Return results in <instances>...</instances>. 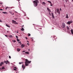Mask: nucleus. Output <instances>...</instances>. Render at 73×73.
I'll return each mask as SVG.
<instances>
[{
	"mask_svg": "<svg viewBox=\"0 0 73 73\" xmlns=\"http://www.w3.org/2000/svg\"><path fill=\"white\" fill-rule=\"evenodd\" d=\"M25 38L26 39V40H27V37H26Z\"/></svg>",
	"mask_w": 73,
	"mask_h": 73,
	"instance_id": "c03bdc74",
	"label": "nucleus"
},
{
	"mask_svg": "<svg viewBox=\"0 0 73 73\" xmlns=\"http://www.w3.org/2000/svg\"><path fill=\"white\" fill-rule=\"evenodd\" d=\"M50 5V6H52V5Z\"/></svg>",
	"mask_w": 73,
	"mask_h": 73,
	"instance_id": "09e8293b",
	"label": "nucleus"
},
{
	"mask_svg": "<svg viewBox=\"0 0 73 73\" xmlns=\"http://www.w3.org/2000/svg\"><path fill=\"white\" fill-rule=\"evenodd\" d=\"M48 3H49L50 4H52V3H51V2H50V1H48Z\"/></svg>",
	"mask_w": 73,
	"mask_h": 73,
	"instance_id": "a878e982",
	"label": "nucleus"
},
{
	"mask_svg": "<svg viewBox=\"0 0 73 73\" xmlns=\"http://www.w3.org/2000/svg\"><path fill=\"white\" fill-rule=\"evenodd\" d=\"M66 17L67 19L68 18V14H67L66 16Z\"/></svg>",
	"mask_w": 73,
	"mask_h": 73,
	"instance_id": "b1692460",
	"label": "nucleus"
},
{
	"mask_svg": "<svg viewBox=\"0 0 73 73\" xmlns=\"http://www.w3.org/2000/svg\"><path fill=\"white\" fill-rule=\"evenodd\" d=\"M26 54H29V52H26L25 53Z\"/></svg>",
	"mask_w": 73,
	"mask_h": 73,
	"instance_id": "412c9836",
	"label": "nucleus"
},
{
	"mask_svg": "<svg viewBox=\"0 0 73 73\" xmlns=\"http://www.w3.org/2000/svg\"><path fill=\"white\" fill-rule=\"evenodd\" d=\"M12 22H13L12 23H14V24H18V23L16 22V21H15L14 20H12Z\"/></svg>",
	"mask_w": 73,
	"mask_h": 73,
	"instance_id": "20e7f679",
	"label": "nucleus"
},
{
	"mask_svg": "<svg viewBox=\"0 0 73 73\" xmlns=\"http://www.w3.org/2000/svg\"><path fill=\"white\" fill-rule=\"evenodd\" d=\"M13 42H16V40H13Z\"/></svg>",
	"mask_w": 73,
	"mask_h": 73,
	"instance_id": "bb28decb",
	"label": "nucleus"
},
{
	"mask_svg": "<svg viewBox=\"0 0 73 73\" xmlns=\"http://www.w3.org/2000/svg\"><path fill=\"white\" fill-rule=\"evenodd\" d=\"M67 1H68V0H67Z\"/></svg>",
	"mask_w": 73,
	"mask_h": 73,
	"instance_id": "13d9d810",
	"label": "nucleus"
},
{
	"mask_svg": "<svg viewBox=\"0 0 73 73\" xmlns=\"http://www.w3.org/2000/svg\"><path fill=\"white\" fill-rule=\"evenodd\" d=\"M3 64H4L3 62L1 63V64H0V66H2V65Z\"/></svg>",
	"mask_w": 73,
	"mask_h": 73,
	"instance_id": "ddd939ff",
	"label": "nucleus"
},
{
	"mask_svg": "<svg viewBox=\"0 0 73 73\" xmlns=\"http://www.w3.org/2000/svg\"><path fill=\"white\" fill-rule=\"evenodd\" d=\"M17 0V1H20V0Z\"/></svg>",
	"mask_w": 73,
	"mask_h": 73,
	"instance_id": "603ef678",
	"label": "nucleus"
},
{
	"mask_svg": "<svg viewBox=\"0 0 73 73\" xmlns=\"http://www.w3.org/2000/svg\"><path fill=\"white\" fill-rule=\"evenodd\" d=\"M33 39H32V41H33Z\"/></svg>",
	"mask_w": 73,
	"mask_h": 73,
	"instance_id": "5fc2aeb1",
	"label": "nucleus"
},
{
	"mask_svg": "<svg viewBox=\"0 0 73 73\" xmlns=\"http://www.w3.org/2000/svg\"><path fill=\"white\" fill-rule=\"evenodd\" d=\"M22 27H24V25H23V26H22Z\"/></svg>",
	"mask_w": 73,
	"mask_h": 73,
	"instance_id": "3c124183",
	"label": "nucleus"
},
{
	"mask_svg": "<svg viewBox=\"0 0 73 73\" xmlns=\"http://www.w3.org/2000/svg\"><path fill=\"white\" fill-rule=\"evenodd\" d=\"M21 48H23L24 46H25V45L24 44H22L21 45Z\"/></svg>",
	"mask_w": 73,
	"mask_h": 73,
	"instance_id": "9d476101",
	"label": "nucleus"
},
{
	"mask_svg": "<svg viewBox=\"0 0 73 73\" xmlns=\"http://www.w3.org/2000/svg\"><path fill=\"white\" fill-rule=\"evenodd\" d=\"M1 69H5V68H4V67H2Z\"/></svg>",
	"mask_w": 73,
	"mask_h": 73,
	"instance_id": "cd10ccee",
	"label": "nucleus"
},
{
	"mask_svg": "<svg viewBox=\"0 0 73 73\" xmlns=\"http://www.w3.org/2000/svg\"><path fill=\"white\" fill-rule=\"evenodd\" d=\"M13 70H17L15 68H14Z\"/></svg>",
	"mask_w": 73,
	"mask_h": 73,
	"instance_id": "c9c22d12",
	"label": "nucleus"
},
{
	"mask_svg": "<svg viewBox=\"0 0 73 73\" xmlns=\"http://www.w3.org/2000/svg\"><path fill=\"white\" fill-rule=\"evenodd\" d=\"M47 9L48 11V12H49V15L51 16V13H50L51 12V11L50 10V9H49V8H48V7H47Z\"/></svg>",
	"mask_w": 73,
	"mask_h": 73,
	"instance_id": "7ed1b4c3",
	"label": "nucleus"
},
{
	"mask_svg": "<svg viewBox=\"0 0 73 73\" xmlns=\"http://www.w3.org/2000/svg\"><path fill=\"white\" fill-rule=\"evenodd\" d=\"M23 63H24V62H19V64L20 65L21 64H23Z\"/></svg>",
	"mask_w": 73,
	"mask_h": 73,
	"instance_id": "393cba45",
	"label": "nucleus"
},
{
	"mask_svg": "<svg viewBox=\"0 0 73 73\" xmlns=\"http://www.w3.org/2000/svg\"><path fill=\"white\" fill-rule=\"evenodd\" d=\"M56 11H57V8H56Z\"/></svg>",
	"mask_w": 73,
	"mask_h": 73,
	"instance_id": "37998d69",
	"label": "nucleus"
},
{
	"mask_svg": "<svg viewBox=\"0 0 73 73\" xmlns=\"http://www.w3.org/2000/svg\"><path fill=\"white\" fill-rule=\"evenodd\" d=\"M9 7H7L5 9H6V10H9Z\"/></svg>",
	"mask_w": 73,
	"mask_h": 73,
	"instance_id": "f8f14e48",
	"label": "nucleus"
},
{
	"mask_svg": "<svg viewBox=\"0 0 73 73\" xmlns=\"http://www.w3.org/2000/svg\"><path fill=\"white\" fill-rule=\"evenodd\" d=\"M33 3L35 7H37L38 5V3H39V1L38 0H35V1H33Z\"/></svg>",
	"mask_w": 73,
	"mask_h": 73,
	"instance_id": "f03ea898",
	"label": "nucleus"
},
{
	"mask_svg": "<svg viewBox=\"0 0 73 73\" xmlns=\"http://www.w3.org/2000/svg\"><path fill=\"white\" fill-rule=\"evenodd\" d=\"M25 51H22V52H25Z\"/></svg>",
	"mask_w": 73,
	"mask_h": 73,
	"instance_id": "79ce46f5",
	"label": "nucleus"
},
{
	"mask_svg": "<svg viewBox=\"0 0 73 73\" xmlns=\"http://www.w3.org/2000/svg\"><path fill=\"white\" fill-rule=\"evenodd\" d=\"M21 31H24V28L23 27H22V28L21 29Z\"/></svg>",
	"mask_w": 73,
	"mask_h": 73,
	"instance_id": "dca6fc26",
	"label": "nucleus"
},
{
	"mask_svg": "<svg viewBox=\"0 0 73 73\" xmlns=\"http://www.w3.org/2000/svg\"><path fill=\"white\" fill-rule=\"evenodd\" d=\"M0 11H3V9H0Z\"/></svg>",
	"mask_w": 73,
	"mask_h": 73,
	"instance_id": "72a5a7b5",
	"label": "nucleus"
},
{
	"mask_svg": "<svg viewBox=\"0 0 73 73\" xmlns=\"http://www.w3.org/2000/svg\"><path fill=\"white\" fill-rule=\"evenodd\" d=\"M15 12L16 13H17V12H16V11H15Z\"/></svg>",
	"mask_w": 73,
	"mask_h": 73,
	"instance_id": "8fccbe9b",
	"label": "nucleus"
},
{
	"mask_svg": "<svg viewBox=\"0 0 73 73\" xmlns=\"http://www.w3.org/2000/svg\"><path fill=\"white\" fill-rule=\"evenodd\" d=\"M9 37H10V38H12V37H13V36L11 35H9Z\"/></svg>",
	"mask_w": 73,
	"mask_h": 73,
	"instance_id": "5701e85b",
	"label": "nucleus"
},
{
	"mask_svg": "<svg viewBox=\"0 0 73 73\" xmlns=\"http://www.w3.org/2000/svg\"><path fill=\"white\" fill-rule=\"evenodd\" d=\"M15 69H17V68H16V67H15Z\"/></svg>",
	"mask_w": 73,
	"mask_h": 73,
	"instance_id": "a18cd8bd",
	"label": "nucleus"
},
{
	"mask_svg": "<svg viewBox=\"0 0 73 73\" xmlns=\"http://www.w3.org/2000/svg\"><path fill=\"white\" fill-rule=\"evenodd\" d=\"M20 44H21V43H20Z\"/></svg>",
	"mask_w": 73,
	"mask_h": 73,
	"instance_id": "4d7b16f0",
	"label": "nucleus"
},
{
	"mask_svg": "<svg viewBox=\"0 0 73 73\" xmlns=\"http://www.w3.org/2000/svg\"><path fill=\"white\" fill-rule=\"evenodd\" d=\"M2 13H4V14H7V12H2Z\"/></svg>",
	"mask_w": 73,
	"mask_h": 73,
	"instance_id": "6ab92c4d",
	"label": "nucleus"
},
{
	"mask_svg": "<svg viewBox=\"0 0 73 73\" xmlns=\"http://www.w3.org/2000/svg\"><path fill=\"white\" fill-rule=\"evenodd\" d=\"M5 25H6V26L7 27H9V28H10V26H9L7 25V24H6Z\"/></svg>",
	"mask_w": 73,
	"mask_h": 73,
	"instance_id": "aec40b11",
	"label": "nucleus"
},
{
	"mask_svg": "<svg viewBox=\"0 0 73 73\" xmlns=\"http://www.w3.org/2000/svg\"><path fill=\"white\" fill-rule=\"evenodd\" d=\"M19 43H21V42H19Z\"/></svg>",
	"mask_w": 73,
	"mask_h": 73,
	"instance_id": "de8ad7c7",
	"label": "nucleus"
},
{
	"mask_svg": "<svg viewBox=\"0 0 73 73\" xmlns=\"http://www.w3.org/2000/svg\"><path fill=\"white\" fill-rule=\"evenodd\" d=\"M28 35L29 36H31V34H29Z\"/></svg>",
	"mask_w": 73,
	"mask_h": 73,
	"instance_id": "c85d7f7f",
	"label": "nucleus"
},
{
	"mask_svg": "<svg viewBox=\"0 0 73 73\" xmlns=\"http://www.w3.org/2000/svg\"><path fill=\"white\" fill-rule=\"evenodd\" d=\"M72 23H73V21H68L67 23V24L70 25V24H72Z\"/></svg>",
	"mask_w": 73,
	"mask_h": 73,
	"instance_id": "39448f33",
	"label": "nucleus"
},
{
	"mask_svg": "<svg viewBox=\"0 0 73 73\" xmlns=\"http://www.w3.org/2000/svg\"><path fill=\"white\" fill-rule=\"evenodd\" d=\"M16 38H18V36H16Z\"/></svg>",
	"mask_w": 73,
	"mask_h": 73,
	"instance_id": "7c9ffc66",
	"label": "nucleus"
},
{
	"mask_svg": "<svg viewBox=\"0 0 73 73\" xmlns=\"http://www.w3.org/2000/svg\"><path fill=\"white\" fill-rule=\"evenodd\" d=\"M5 36L6 37H8V35H5Z\"/></svg>",
	"mask_w": 73,
	"mask_h": 73,
	"instance_id": "e433bc0d",
	"label": "nucleus"
},
{
	"mask_svg": "<svg viewBox=\"0 0 73 73\" xmlns=\"http://www.w3.org/2000/svg\"><path fill=\"white\" fill-rule=\"evenodd\" d=\"M2 21H1V19H0V22L2 23Z\"/></svg>",
	"mask_w": 73,
	"mask_h": 73,
	"instance_id": "2f4dec72",
	"label": "nucleus"
},
{
	"mask_svg": "<svg viewBox=\"0 0 73 73\" xmlns=\"http://www.w3.org/2000/svg\"><path fill=\"white\" fill-rule=\"evenodd\" d=\"M9 58H11V56H9Z\"/></svg>",
	"mask_w": 73,
	"mask_h": 73,
	"instance_id": "473e14b6",
	"label": "nucleus"
},
{
	"mask_svg": "<svg viewBox=\"0 0 73 73\" xmlns=\"http://www.w3.org/2000/svg\"><path fill=\"white\" fill-rule=\"evenodd\" d=\"M65 1H66V3H67V1L66 0H65Z\"/></svg>",
	"mask_w": 73,
	"mask_h": 73,
	"instance_id": "a19ab883",
	"label": "nucleus"
},
{
	"mask_svg": "<svg viewBox=\"0 0 73 73\" xmlns=\"http://www.w3.org/2000/svg\"><path fill=\"white\" fill-rule=\"evenodd\" d=\"M20 49L19 48H17V50L18 52H20Z\"/></svg>",
	"mask_w": 73,
	"mask_h": 73,
	"instance_id": "2eb2a0df",
	"label": "nucleus"
},
{
	"mask_svg": "<svg viewBox=\"0 0 73 73\" xmlns=\"http://www.w3.org/2000/svg\"><path fill=\"white\" fill-rule=\"evenodd\" d=\"M55 13H56H56H57V12H56V11Z\"/></svg>",
	"mask_w": 73,
	"mask_h": 73,
	"instance_id": "49530a36",
	"label": "nucleus"
},
{
	"mask_svg": "<svg viewBox=\"0 0 73 73\" xmlns=\"http://www.w3.org/2000/svg\"><path fill=\"white\" fill-rule=\"evenodd\" d=\"M27 41V42H29V41Z\"/></svg>",
	"mask_w": 73,
	"mask_h": 73,
	"instance_id": "864d4df0",
	"label": "nucleus"
},
{
	"mask_svg": "<svg viewBox=\"0 0 73 73\" xmlns=\"http://www.w3.org/2000/svg\"><path fill=\"white\" fill-rule=\"evenodd\" d=\"M17 41H20V40L18 39H17Z\"/></svg>",
	"mask_w": 73,
	"mask_h": 73,
	"instance_id": "c756f323",
	"label": "nucleus"
},
{
	"mask_svg": "<svg viewBox=\"0 0 73 73\" xmlns=\"http://www.w3.org/2000/svg\"><path fill=\"white\" fill-rule=\"evenodd\" d=\"M51 14H52V16L53 18L54 19V14L53 13H52Z\"/></svg>",
	"mask_w": 73,
	"mask_h": 73,
	"instance_id": "9b49d317",
	"label": "nucleus"
},
{
	"mask_svg": "<svg viewBox=\"0 0 73 73\" xmlns=\"http://www.w3.org/2000/svg\"><path fill=\"white\" fill-rule=\"evenodd\" d=\"M42 5H45L46 4V3H45V2H43L42 3Z\"/></svg>",
	"mask_w": 73,
	"mask_h": 73,
	"instance_id": "f3484780",
	"label": "nucleus"
},
{
	"mask_svg": "<svg viewBox=\"0 0 73 73\" xmlns=\"http://www.w3.org/2000/svg\"><path fill=\"white\" fill-rule=\"evenodd\" d=\"M71 32L72 34L73 35V29H72L71 30Z\"/></svg>",
	"mask_w": 73,
	"mask_h": 73,
	"instance_id": "4468645a",
	"label": "nucleus"
},
{
	"mask_svg": "<svg viewBox=\"0 0 73 73\" xmlns=\"http://www.w3.org/2000/svg\"><path fill=\"white\" fill-rule=\"evenodd\" d=\"M27 44L28 45H29V43H27Z\"/></svg>",
	"mask_w": 73,
	"mask_h": 73,
	"instance_id": "4c0bfd02",
	"label": "nucleus"
},
{
	"mask_svg": "<svg viewBox=\"0 0 73 73\" xmlns=\"http://www.w3.org/2000/svg\"><path fill=\"white\" fill-rule=\"evenodd\" d=\"M3 4V3H0V5H2Z\"/></svg>",
	"mask_w": 73,
	"mask_h": 73,
	"instance_id": "f704fd0d",
	"label": "nucleus"
},
{
	"mask_svg": "<svg viewBox=\"0 0 73 73\" xmlns=\"http://www.w3.org/2000/svg\"><path fill=\"white\" fill-rule=\"evenodd\" d=\"M17 33H19V32H17Z\"/></svg>",
	"mask_w": 73,
	"mask_h": 73,
	"instance_id": "6e6d98bb",
	"label": "nucleus"
},
{
	"mask_svg": "<svg viewBox=\"0 0 73 73\" xmlns=\"http://www.w3.org/2000/svg\"><path fill=\"white\" fill-rule=\"evenodd\" d=\"M57 12L58 13H59V14H60V10L58 9H57Z\"/></svg>",
	"mask_w": 73,
	"mask_h": 73,
	"instance_id": "1a4fd4ad",
	"label": "nucleus"
},
{
	"mask_svg": "<svg viewBox=\"0 0 73 73\" xmlns=\"http://www.w3.org/2000/svg\"><path fill=\"white\" fill-rule=\"evenodd\" d=\"M17 18H15L14 20H17Z\"/></svg>",
	"mask_w": 73,
	"mask_h": 73,
	"instance_id": "58836bf2",
	"label": "nucleus"
},
{
	"mask_svg": "<svg viewBox=\"0 0 73 73\" xmlns=\"http://www.w3.org/2000/svg\"><path fill=\"white\" fill-rule=\"evenodd\" d=\"M62 27L63 28H64L65 27V23H62Z\"/></svg>",
	"mask_w": 73,
	"mask_h": 73,
	"instance_id": "423d86ee",
	"label": "nucleus"
},
{
	"mask_svg": "<svg viewBox=\"0 0 73 73\" xmlns=\"http://www.w3.org/2000/svg\"><path fill=\"white\" fill-rule=\"evenodd\" d=\"M25 66H29V64H30L31 62V61H29L28 60V59H25Z\"/></svg>",
	"mask_w": 73,
	"mask_h": 73,
	"instance_id": "f257e3e1",
	"label": "nucleus"
},
{
	"mask_svg": "<svg viewBox=\"0 0 73 73\" xmlns=\"http://www.w3.org/2000/svg\"><path fill=\"white\" fill-rule=\"evenodd\" d=\"M22 68H23V70L24 69H25V65H22Z\"/></svg>",
	"mask_w": 73,
	"mask_h": 73,
	"instance_id": "6e6552de",
	"label": "nucleus"
},
{
	"mask_svg": "<svg viewBox=\"0 0 73 73\" xmlns=\"http://www.w3.org/2000/svg\"><path fill=\"white\" fill-rule=\"evenodd\" d=\"M66 28H67V29L68 30H69V27L68 26H67Z\"/></svg>",
	"mask_w": 73,
	"mask_h": 73,
	"instance_id": "4be33fe9",
	"label": "nucleus"
},
{
	"mask_svg": "<svg viewBox=\"0 0 73 73\" xmlns=\"http://www.w3.org/2000/svg\"><path fill=\"white\" fill-rule=\"evenodd\" d=\"M9 13H11V15H14V13H12L11 11H9Z\"/></svg>",
	"mask_w": 73,
	"mask_h": 73,
	"instance_id": "a211bd4d",
	"label": "nucleus"
},
{
	"mask_svg": "<svg viewBox=\"0 0 73 73\" xmlns=\"http://www.w3.org/2000/svg\"><path fill=\"white\" fill-rule=\"evenodd\" d=\"M4 62L5 63V64H9V62L8 60H7L6 61H5Z\"/></svg>",
	"mask_w": 73,
	"mask_h": 73,
	"instance_id": "0eeeda50",
	"label": "nucleus"
},
{
	"mask_svg": "<svg viewBox=\"0 0 73 73\" xmlns=\"http://www.w3.org/2000/svg\"><path fill=\"white\" fill-rule=\"evenodd\" d=\"M60 11H61L62 10H61V8L60 9Z\"/></svg>",
	"mask_w": 73,
	"mask_h": 73,
	"instance_id": "ea45409f",
	"label": "nucleus"
}]
</instances>
